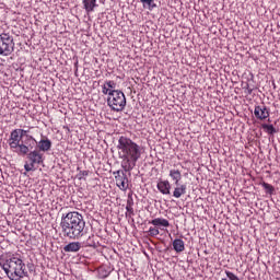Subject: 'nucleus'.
<instances>
[{
  "mask_svg": "<svg viewBox=\"0 0 280 280\" xmlns=\"http://www.w3.org/2000/svg\"><path fill=\"white\" fill-rule=\"evenodd\" d=\"M132 205H135V202L132 201V199H128L127 200V206H126V218H130L131 215H135V209L132 208Z\"/></svg>",
  "mask_w": 280,
  "mask_h": 280,
  "instance_id": "aec40b11",
  "label": "nucleus"
},
{
  "mask_svg": "<svg viewBox=\"0 0 280 280\" xmlns=\"http://www.w3.org/2000/svg\"><path fill=\"white\" fill-rule=\"evenodd\" d=\"M168 176L172 178V180L175 183V185L180 184V180H183V173H180L179 170L172 168L170 171Z\"/></svg>",
  "mask_w": 280,
  "mask_h": 280,
  "instance_id": "4468645a",
  "label": "nucleus"
},
{
  "mask_svg": "<svg viewBox=\"0 0 280 280\" xmlns=\"http://www.w3.org/2000/svg\"><path fill=\"white\" fill-rule=\"evenodd\" d=\"M116 185L121 189V191H126L128 189V175L122 173V175L115 176Z\"/></svg>",
  "mask_w": 280,
  "mask_h": 280,
  "instance_id": "9d476101",
  "label": "nucleus"
},
{
  "mask_svg": "<svg viewBox=\"0 0 280 280\" xmlns=\"http://www.w3.org/2000/svg\"><path fill=\"white\" fill-rule=\"evenodd\" d=\"M105 85H107V88H108L110 91H115V89H117V83H115V81H106V82H105Z\"/></svg>",
  "mask_w": 280,
  "mask_h": 280,
  "instance_id": "a878e982",
  "label": "nucleus"
},
{
  "mask_svg": "<svg viewBox=\"0 0 280 280\" xmlns=\"http://www.w3.org/2000/svg\"><path fill=\"white\" fill-rule=\"evenodd\" d=\"M16 44L14 43V36H12L10 33L0 34V56H12Z\"/></svg>",
  "mask_w": 280,
  "mask_h": 280,
  "instance_id": "39448f33",
  "label": "nucleus"
},
{
  "mask_svg": "<svg viewBox=\"0 0 280 280\" xmlns=\"http://www.w3.org/2000/svg\"><path fill=\"white\" fill-rule=\"evenodd\" d=\"M84 248H97V242H95V235H90L85 241L81 243Z\"/></svg>",
  "mask_w": 280,
  "mask_h": 280,
  "instance_id": "f3484780",
  "label": "nucleus"
},
{
  "mask_svg": "<svg viewBox=\"0 0 280 280\" xmlns=\"http://www.w3.org/2000/svg\"><path fill=\"white\" fill-rule=\"evenodd\" d=\"M37 150L39 152H49L51 150V140L49 138L42 139L37 142Z\"/></svg>",
  "mask_w": 280,
  "mask_h": 280,
  "instance_id": "f8f14e48",
  "label": "nucleus"
},
{
  "mask_svg": "<svg viewBox=\"0 0 280 280\" xmlns=\"http://www.w3.org/2000/svg\"><path fill=\"white\" fill-rule=\"evenodd\" d=\"M158 189L163 196H170L172 194L170 189H172V185L170 184V180H160L158 183Z\"/></svg>",
  "mask_w": 280,
  "mask_h": 280,
  "instance_id": "9b49d317",
  "label": "nucleus"
},
{
  "mask_svg": "<svg viewBox=\"0 0 280 280\" xmlns=\"http://www.w3.org/2000/svg\"><path fill=\"white\" fill-rule=\"evenodd\" d=\"M261 186L264 187L266 194H269V196H272L275 194V187L266 182L261 183Z\"/></svg>",
  "mask_w": 280,
  "mask_h": 280,
  "instance_id": "5701e85b",
  "label": "nucleus"
},
{
  "mask_svg": "<svg viewBox=\"0 0 280 280\" xmlns=\"http://www.w3.org/2000/svg\"><path fill=\"white\" fill-rule=\"evenodd\" d=\"M18 131L20 132V137L22 139H27V137H32L31 135H28L27 132H30L28 130L25 129H18Z\"/></svg>",
  "mask_w": 280,
  "mask_h": 280,
  "instance_id": "bb28decb",
  "label": "nucleus"
},
{
  "mask_svg": "<svg viewBox=\"0 0 280 280\" xmlns=\"http://www.w3.org/2000/svg\"><path fill=\"white\" fill-rule=\"evenodd\" d=\"M254 115L256 119H260V121H264V119H268V117H270V110L268 109V107H266V105H258L255 106Z\"/></svg>",
  "mask_w": 280,
  "mask_h": 280,
  "instance_id": "1a4fd4ad",
  "label": "nucleus"
},
{
  "mask_svg": "<svg viewBox=\"0 0 280 280\" xmlns=\"http://www.w3.org/2000/svg\"><path fill=\"white\" fill-rule=\"evenodd\" d=\"M25 156L30 161V163L24 165L25 172H34L36 170L35 165H42L45 161L43 153L38 149H33Z\"/></svg>",
  "mask_w": 280,
  "mask_h": 280,
  "instance_id": "423d86ee",
  "label": "nucleus"
},
{
  "mask_svg": "<svg viewBox=\"0 0 280 280\" xmlns=\"http://www.w3.org/2000/svg\"><path fill=\"white\" fill-rule=\"evenodd\" d=\"M110 275V271H106V269H101L100 270V277L101 279H106Z\"/></svg>",
  "mask_w": 280,
  "mask_h": 280,
  "instance_id": "cd10ccee",
  "label": "nucleus"
},
{
  "mask_svg": "<svg viewBox=\"0 0 280 280\" xmlns=\"http://www.w3.org/2000/svg\"><path fill=\"white\" fill-rule=\"evenodd\" d=\"M173 248L176 253H183L185 250V241L175 238L173 241Z\"/></svg>",
  "mask_w": 280,
  "mask_h": 280,
  "instance_id": "a211bd4d",
  "label": "nucleus"
},
{
  "mask_svg": "<svg viewBox=\"0 0 280 280\" xmlns=\"http://www.w3.org/2000/svg\"><path fill=\"white\" fill-rule=\"evenodd\" d=\"M0 267L10 280H23L25 277H30L25 261L18 255L0 257Z\"/></svg>",
  "mask_w": 280,
  "mask_h": 280,
  "instance_id": "7ed1b4c3",
  "label": "nucleus"
},
{
  "mask_svg": "<svg viewBox=\"0 0 280 280\" xmlns=\"http://www.w3.org/2000/svg\"><path fill=\"white\" fill-rule=\"evenodd\" d=\"M83 5L88 12H93L97 8V0H83Z\"/></svg>",
  "mask_w": 280,
  "mask_h": 280,
  "instance_id": "6ab92c4d",
  "label": "nucleus"
},
{
  "mask_svg": "<svg viewBox=\"0 0 280 280\" xmlns=\"http://www.w3.org/2000/svg\"><path fill=\"white\" fill-rule=\"evenodd\" d=\"M110 91H117V90L108 89V85L106 83H104V85H102L103 95H108V97H110Z\"/></svg>",
  "mask_w": 280,
  "mask_h": 280,
  "instance_id": "393cba45",
  "label": "nucleus"
},
{
  "mask_svg": "<svg viewBox=\"0 0 280 280\" xmlns=\"http://www.w3.org/2000/svg\"><path fill=\"white\" fill-rule=\"evenodd\" d=\"M126 94L121 90L110 91L107 97V105L114 113H121L126 108Z\"/></svg>",
  "mask_w": 280,
  "mask_h": 280,
  "instance_id": "20e7f679",
  "label": "nucleus"
},
{
  "mask_svg": "<svg viewBox=\"0 0 280 280\" xmlns=\"http://www.w3.org/2000/svg\"><path fill=\"white\" fill-rule=\"evenodd\" d=\"M82 248V243L80 242H72L69 243L63 247L65 253H78Z\"/></svg>",
  "mask_w": 280,
  "mask_h": 280,
  "instance_id": "ddd939ff",
  "label": "nucleus"
},
{
  "mask_svg": "<svg viewBox=\"0 0 280 280\" xmlns=\"http://www.w3.org/2000/svg\"><path fill=\"white\" fill-rule=\"evenodd\" d=\"M118 156L121 159V167L124 171H115L114 176H121L126 174V172H131L137 167V161L141 159L142 149L141 145L137 144V142L132 141V139L121 136L118 139L117 144Z\"/></svg>",
  "mask_w": 280,
  "mask_h": 280,
  "instance_id": "f257e3e1",
  "label": "nucleus"
},
{
  "mask_svg": "<svg viewBox=\"0 0 280 280\" xmlns=\"http://www.w3.org/2000/svg\"><path fill=\"white\" fill-rule=\"evenodd\" d=\"M186 194H187V185L178 184V185H176V187L173 191V197L174 198H180V196H185Z\"/></svg>",
  "mask_w": 280,
  "mask_h": 280,
  "instance_id": "dca6fc26",
  "label": "nucleus"
},
{
  "mask_svg": "<svg viewBox=\"0 0 280 280\" xmlns=\"http://www.w3.org/2000/svg\"><path fill=\"white\" fill-rule=\"evenodd\" d=\"M84 176H89V171H80L78 174V178L79 180H82V178H84Z\"/></svg>",
  "mask_w": 280,
  "mask_h": 280,
  "instance_id": "c85d7f7f",
  "label": "nucleus"
},
{
  "mask_svg": "<svg viewBox=\"0 0 280 280\" xmlns=\"http://www.w3.org/2000/svg\"><path fill=\"white\" fill-rule=\"evenodd\" d=\"M161 232L159 231V228H150L147 234L149 237H156Z\"/></svg>",
  "mask_w": 280,
  "mask_h": 280,
  "instance_id": "b1692460",
  "label": "nucleus"
},
{
  "mask_svg": "<svg viewBox=\"0 0 280 280\" xmlns=\"http://www.w3.org/2000/svg\"><path fill=\"white\" fill-rule=\"evenodd\" d=\"M262 130L267 132V135H277V128L273 125L262 124Z\"/></svg>",
  "mask_w": 280,
  "mask_h": 280,
  "instance_id": "4be33fe9",
  "label": "nucleus"
},
{
  "mask_svg": "<svg viewBox=\"0 0 280 280\" xmlns=\"http://www.w3.org/2000/svg\"><path fill=\"white\" fill-rule=\"evenodd\" d=\"M21 141H23V138L21 137L19 129H14L9 138V145L11 150H16L19 145H21Z\"/></svg>",
  "mask_w": 280,
  "mask_h": 280,
  "instance_id": "6e6552de",
  "label": "nucleus"
},
{
  "mask_svg": "<svg viewBox=\"0 0 280 280\" xmlns=\"http://www.w3.org/2000/svg\"><path fill=\"white\" fill-rule=\"evenodd\" d=\"M60 229L63 237H67V240H81V237L89 233L84 217L75 211L62 214Z\"/></svg>",
  "mask_w": 280,
  "mask_h": 280,
  "instance_id": "f03ea898",
  "label": "nucleus"
},
{
  "mask_svg": "<svg viewBox=\"0 0 280 280\" xmlns=\"http://www.w3.org/2000/svg\"><path fill=\"white\" fill-rule=\"evenodd\" d=\"M250 93H253V90H252V89L248 90V94H249V95H250Z\"/></svg>",
  "mask_w": 280,
  "mask_h": 280,
  "instance_id": "c756f323",
  "label": "nucleus"
},
{
  "mask_svg": "<svg viewBox=\"0 0 280 280\" xmlns=\"http://www.w3.org/2000/svg\"><path fill=\"white\" fill-rule=\"evenodd\" d=\"M38 145V141L34 139V137H27L26 139H22L19 147L15 149V152L20 154V156H25V154H30L33 150H36Z\"/></svg>",
  "mask_w": 280,
  "mask_h": 280,
  "instance_id": "0eeeda50",
  "label": "nucleus"
},
{
  "mask_svg": "<svg viewBox=\"0 0 280 280\" xmlns=\"http://www.w3.org/2000/svg\"><path fill=\"white\" fill-rule=\"evenodd\" d=\"M149 224H153V226L158 229H161V226H164L165 229H167V226H170V221H167V219L156 218L149 221Z\"/></svg>",
  "mask_w": 280,
  "mask_h": 280,
  "instance_id": "2eb2a0df",
  "label": "nucleus"
},
{
  "mask_svg": "<svg viewBox=\"0 0 280 280\" xmlns=\"http://www.w3.org/2000/svg\"><path fill=\"white\" fill-rule=\"evenodd\" d=\"M140 3H142L143 8H147V10H154L156 8V3H154V0H140Z\"/></svg>",
  "mask_w": 280,
  "mask_h": 280,
  "instance_id": "412c9836",
  "label": "nucleus"
}]
</instances>
